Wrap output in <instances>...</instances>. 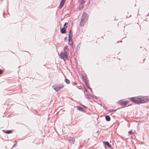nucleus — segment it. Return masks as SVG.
I'll list each match as a JSON object with an SVG mask.
<instances>
[{
    "instance_id": "obj_1",
    "label": "nucleus",
    "mask_w": 149,
    "mask_h": 149,
    "mask_svg": "<svg viewBox=\"0 0 149 149\" xmlns=\"http://www.w3.org/2000/svg\"><path fill=\"white\" fill-rule=\"evenodd\" d=\"M131 100L137 104L143 103L147 102L148 100L146 96H139L137 97H132L130 98Z\"/></svg>"
},
{
    "instance_id": "obj_2",
    "label": "nucleus",
    "mask_w": 149,
    "mask_h": 149,
    "mask_svg": "<svg viewBox=\"0 0 149 149\" xmlns=\"http://www.w3.org/2000/svg\"><path fill=\"white\" fill-rule=\"evenodd\" d=\"M88 17L87 14L86 13H83L82 15V17L81 19L80 24V26H83L85 22L88 20Z\"/></svg>"
},
{
    "instance_id": "obj_3",
    "label": "nucleus",
    "mask_w": 149,
    "mask_h": 149,
    "mask_svg": "<svg viewBox=\"0 0 149 149\" xmlns=\"http://www.w3.org/2000/svg\"><path fill=\"white\" fill-rule=\"evenodd\" d=\"M64 86L63 85L55 84L52 86L53 88L56 92H58L60 89L63 88Z\"/></svg>"
},
{
    "instance_id": "obj_4",
    "label": "nucleus",
    "mask_w": 149,
    "mask_h": 149,
    "mask_svg": "<svg viewBox=\"0 0 149 149\" xmlns=\"http://www.w3.org/2000/svg\"><path fill=\"white\" fill-rule=\"evenodd\" d=\"M68 54H65L63 53H61L60 54V57L62 59H63L65 61V59H67Z\"/></svg>"
},
{
    "instance_id": "obj_5",
    "label": "nucleus",
    "mask_w": 149,
    "mask_h": 149,
    "mask_svg": "<svg viewBox=\"0 0 149 149\" xmlns=\"http://www.w3.org/2000/svg\"><path fill=\"white\" fill-rule=\"evenodd\" d=\"M128 102L127 101H123L121 100H119L118 101V103L121 105H126Z\"/></svg>"
},
{
    "instance_id": "obj_6",
    "label": "nucleus",
    "mask_w": 149,
    "mask_h": 149,
    "mask_svg": "<svg viewBox=\"0 0 149 149\" xmlns=\"http://www.w3.org/2000/svg\"><path fill=\"white\" fill-rule=\"evenodd\" d=\"M72 37V33L71 30L69 31L68 35V40H71Z\"/></svg>"
},
{
    "instance_id": "obj_7",
    "label": "nucleus",
    "mask_w": 149,
    "mask_h": 149,
    "mask_svg": "<svg viewBox=\"0 0 149 149\" xmlns=\"http://www.w3.org/2000/svg\"><path fill=\"white\" fill-rule=\"evenodd\" d=\"M66 30L65 27H63L62 28L61 30V32L63 34H64L66 33Z\"/></svg>"
},
{
    "instance_id": "obj_8",
    "label": "nucleus",
    "mask_w": 149,
    "mask_h": 149,
    "mask_svg": "<svg viewBox=\"0 0 149 149\" xmlns=\"http://www.w3.org/2000/svg\"><path fill=\"white\" fill-rule=\"evenodd\" d=\"M65 2L61 0L60 5L59 6V7L60 8H61L63 6Z\"/></svg>"
},
{
    "instance_id": "obj_9",
    "label": "nucleus",
    "mask_w": 149,
    "mask_h": 149,
    "mask_svg": "<svg viewBox=\"0 0 149 149\" xmlns=\"http://www.w3.org/2000/svg\"><path fill=\"white\" fill-rule=\"evenodd\" d=\"M3 131L6 134H10L12 132V131L11 130H7L6 131H5L4 130H3Z\"/></svg>"
},
{
    "instance_id": "obj_10",
    "label": "nucleus",
    "mask_w": 149,
    "mask_h": 149,
    "mask_svg": "<svg viewBox=\"0 0 149 149\" xmlns=\"http://www.w3.org/2000/svg\"><path fill=\"white\" fill-rule=\"evenodd\" d=\"M104 143L109 148H111V144L108 141H105Z\"/></svg>"
},
{
    "instance_id": "obj_11",
    "label": "nucleus",
    "mask_w": 149,
    "mask_h": 149,
    "mask_svg": "<svg viewBox=\"0 0 149 149\" xmlns=\"http://www.w3.org/2000/svg\"><path fill=\"white\" fill-rule=\"evenodd\" d=\"M77 110L82 112H84V110L82 109V108L81 107L79 106H77Z\"/></svg>"
},
{
    "instance_id": "obj_12",
    "label": "nucleus",
    "mask_w": 149,
    "mask_h": 149,
    "mask_svg": "<svg viewBox=\"0 0 149 149\" xmlns=\"http://www.w3.org/2000/svg\"><path fill=\"white\" fill-rule=\"evenodd\" d=\"M69 141L71 142H72L73 143H74V139L73 137H70L69 139Z\"/></svg>"
},
{
    "instance_id": "obj_13",
    "label": "nucleus",
    "mask_w": 149,
    "mask_h": 149,
    "mask_svg": "<svg viewBox=\"0 0 149 149\" xmlns=\"http://www.w3.org/2000/svg\"><path fill=\"white\" fill-rule=\"evenodd\" d=\"M105 119L107 121H109L110 120V118L109 116L107 115L105 116Z\"/></svg>"
},
{
    "instance_id": "obj_14",
    "label": "nucleus",
    "mask_w": 149,
    "mask_h": 149,
    "mask_svg": "<svg viewBox=\"0 0 149 149\" xmlns=\"http://www.w3.org/2000/svg\"><path fill=\"white\" fill-rule=\"evenodd\" d=\"M85 3V1H84V0H81V8H82L83 7L84 3Z\"/></svg>"
},
{
    "instance_id": "obj_15",
    "label": "nucleus",
    "mask_w": 149,
    "mask_h": 149,
    "mask_svg": "<svg viewBox=\"0 0 149 149\" xmlns=\"http://www.w3.org/2000/svg\"><path fill=\"white\" fill-rule=\"evenodd\" d=\"M83 79H84V81L85 83L86 84V82H87V78L86 77H84L83 76Z\"/></svg>"
},
{
    "instance_id": "obj_16",
    "label": "nucleus",
    "mask_w": 149,
    "mask_h": 149,
    "mask_svg": "<svg viewBox=\"0 0 149 149\" xmlns=\"http://www.w3.org/2000/svg\"><path fill=\"white\" fill-rule=\"evenodd\" d=\"M65 81L67 84H69L70 82L69 80L67 79H65Z\"/></svg>"
},
{
    "instance_id": "obj_17",
    "label": "nucleus",
    "mask_w": 149,
    "mask_h": 149,
    "mask_svg": "<svg viewBox=\"0 0 149 149\" xmlns=\"http://www.w3.org/2000/svg\"><path fill=\"white\" fill-rule=\"evenodd\" d=\"M68 44L71 46H73V42L72 40H69Z\"/></svg>"
},
{
    "instance_id": "obj_18",
    "label": "nucleus",
    "mask_w": 149,
    "mask_h": 149,
    "mask_svg": "<svg viewBox=\"0 0 149 149\" xmlns=\"http://www.w3.org/2000/svg\"><path fill=\"white\" fill-rule=\"evenodd\" d=\"M64 52L65 54H67V50L66 49V47H65L64 48Z\"/></svg>"
},
{
    "instance_id": "obj_19",
    "label": "nucleus",
    "mask_w": 149,
    "mask_h": 149,
    "mask_svg": "<svg viewBox=\"0 0 149 149\" xmlns=\"http://www.w3.org/2000/svg\"><path fill=\"white\" fill-rule=\"evenodd\" d=\"M128 133L130 135H132V134H133V133L132 132V130H131L130 131H129L128 132Z\"/></svg>"
},
{
    "instance_id": "obj_20",
    "label": "nucleus",
    "mask_w": 149,
    "mask_h": 149,
    "mask_svg": "<svg viewBox=\"0 0 149 149\" xmlns=\"http://www.w3.org/2000/svg\"><path fill=\"white\" fill-rule=\"evenodd\" d=\"M117 109L113 110V109H111L110 110V111L111 112H115L116 111Z\"/></svg>"
},
{
    "instance_id": "obj_21",
    "label": "nucleus",
    "mask_w": 149,
    "mask_h": 149,
    "mask_svg": "<svg viewBox=\"0 0 149 149\" xmlns=\"http://www.w3.org/2000/svg\"><path fill=\"white\" fill-rule=\"evenodd\" d=\"M3 72V71L2 70L0 69V74H1Z\"/></svg>"
},
{
    "instance_id": "obj_22",
    "label": "nucleus",
    "mask_w": 149,
    "mask_h": 149,
    "mask_svg": "<svg viewBox=\"0 0 149 149\" xmlns=\"http://www.w3.org/2000/svg\"><path fill=\"white\" fill-rule=\"evenodd\" d=\"M72 84L74 86V85H76V83L75 82H72Z\"/></svg>"
},
{
    "instance_id": "obj_23",
    "label": "nucleus",
    "mask_w": 149,
    "mask_h": 149,
    "mask_svg": "<svg viewBox=\"0 0 149 149\" xmlns=\"http://www.w3.org/2000/svg\"><path fill=\"white\" fill-rule=\"evenodd\" d=\"M64 40L65 41H66V40H67V41L68 40H67V37H65V38H64Z\"/></svg>"
},
{
    "instance_id": "obj_24",
    "label": "nucleus",
    "mask_w": 149,
    "mask_h": 149,
    "mask_svg": "<svg viewBox=\"0 0 149 149\" xmlns=\"http://www.w3.org/2000/svg\"><path fill=\"white\" fill-rule=\"evenodd\" d=\"M67 27V26H66L65 24H64V25H63V27H65L66 29Z\"/></svg>"
},
{
    "instance_id": "obj_25",
    "label": "nucleus",
    "mask_w": 149,
    "mask_h": 149,
    "mask_svg": "<svg viewBox=\"0 0 149 149\" xmlns=\"http://www.w3.org/2000/svg\"><path fill=\"white\" fill-rule=\"evenodd\" d=\"M86 86L88 87V86H89V85L87 84V82H86Z\"/></svg>"
},
{
    "instance_id": "obj_26",
    "label": "nucleus",
    "mask_w": 149,
    "mask_h": 149,
    "mask_svg": "<svg viewBox=\"0 0 149 149\" xmlns=\"http://www.w3.org/2000/svg\"><path fill=\"white\" fill-rule=\"evenodd\" d=\"M88 88L90 89L91 88H90V87H89V86H88Z\"/></svg>"
},
{
    "instance_id": "obj_27",
    "label": "nucleus",
    "mask_w": 149,
    "mask_h": 149,
    "mask_svg": "<svg viewBox=\"0 0 149 149\" xmlns=\"http://www.w3.org/2000/svg\"><path fill=\"white\" fill-rule=\"evenodd\" d=\"M90 90L91 91V92H92V89L91 88L90 89Z\"/></svg>"
},
{
    "instance_id": "obj_28",
    "label": "nucleus",
    "mask_w": 149,
    "mask_h": 149,
    "mask_svg": "<svg viewBox=\"0 0 149 149\" xmlns=\"http://www.w3.org/2000/svg\"><path fill=\"white\" fill-rule=\"evenodd\" d=\"M90 90L91 91V92H92V89L91 88L90 89Z\"/></svg>"
},
{
    "instance_id": "obj_29",
    "label": "nucleus",
    "mask_w": 149,
    "mask_h": 149,
    "mask_svg": "<svg viewBox=\"0 0 149 149\" xmlns=\"http://www.w3.org/2000/svg\"><path fill=\"white\" fill-rule=\"evenodd\" d=\"M67 24H68V23L66 22V23H65V24H65V25H66Z\"/></svg>"
},
{
    "instance_id": "obj_30",
    "label": "nucleus",
    "mask_w": 149,
    "mask_h": 149,
    "mask_svg": "<svg viewBox=\"0 0 149 149\" xmlns=\"http://www.w3.org/2000/svg\"><path fill=\"white\" fill-rule=\"evenodd\" d=\"M61 1H64L65 2V0H61Z\"/></svg>"
},
{
    "instance_id": "obj_31",
    "label": "nucleus",
    "mask_w": 149,
    "mask_h": 149,
    "mask_svg": "<svg viewBox=\"0 0 149 149\" xmlns=\"http://www.w3.org/2000/svg\"><path fill=\"white\" fill-rule=\"evenodd\" d=\"M15 144H14V145L13 146V147H14L15 146Z\"/></svg>"
},
{
    "instance_id": "obj_32",
    "label": "nucleus",
    "mask_w": 149,
    "mask_h": 149,
    "mask_svg": "<svg viewBox=\"0 0 149 149\" xmlns=\"http://www.w3.org/2000/svg\"><path fill=\"white\" fill-rule=\"evenodd\" d=\"M130 16H131V15H130V16H129V17H130Z\"/></svg>"
},
{
    "instance_id": "obj_33",
    "label": "nucleus",
    "mask_w": 149,
    "mask_h": 149,
    "mask_svg": "<svg viewBox=\"0 0 149 149\" xmlns=\"http://www.w3.org/2000/svg\"><path fill=\"white\" fill-rule=\"evenodd\" d=\"M79 9H80H80H81V8H79Z\"/></svg>"
}]
</instances>
